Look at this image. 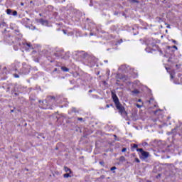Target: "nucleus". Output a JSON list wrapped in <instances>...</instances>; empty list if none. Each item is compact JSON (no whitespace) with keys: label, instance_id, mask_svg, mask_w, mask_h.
<instances>
[{"label":"nucleus","instance_id":"1","mask_svg":"<svg viewBox=\"0 0 182 182\" xmlns=\"http://www.w3.org/2000/svg\"><path fill=\"white\" fill-rule=\"evenodd\" d=\"M117 109L119 110V113L122 114V116H127V112H126V109H124V107L119 102L118 104L115 105Z\"/></svg>","mask_w":182,"mask_h":182},{"label":"nucleus","instance_id":"2","mask_svg":"<svg viewBox=\"0 0 182 182\" xmlns=\"http://www.w3.org/2000/svg\"><path fill=\"white\" fill-rule=\"evenodd\" d=\"M136 151H139L141 153L140 159H147L149 157V152L143 150V149H136Z\"/></svg>","mask_w":182,"mask_h":182},{"label":"nucleus","instance_id":"3","mask_svg":"<svg viewBox=\"0 0 182 182\" xmlns=\"http://www.w3.org/2000/svg\"><path fill=\"white\" fill-rule=\"evenodd\" d=\"M112 97L115 105L120 103V102H119V98L117 97V95H116V93L112 92Z\"/></svg>","mask_w":182,"mask_h":182},{"label":"nucleus","instance_id":"4","mask_svg":"<svg viewBox=\"0 0 182 182\" xmlns=\"http://www.w3.org/2000/svg\"><path fill=\"white\" fill-rule=\"evenodd\" d=\"M64 170L65 173H70V174H72V171L70 168H68V166H64Z\"/></svg>","mask_w":182,"mask_h":182},{"label":"nucleus","instance_id":"5","mask_svg":"<svg viewBox=\"0 0 182 182\" xmlns=\"http://www.w3.org/2000/svg\"><path fill=\"white\" fill-rule=\"evenodd\" d=\"M39 22L41 23V25H48V21L42 18L39 20Z\"/></svg>","mask_w":182,"mask_h":182},{"label":"nucleus","instance_id":"6","mask_svg":"<svg viewBox=\"0 0 182 182\" xmlns=\"http://www.w3.org/2000/svg\"><path fill=\"white\" fill-rule=\"evenodd\" d=\"M70 174H72V173H67L64 174L63 175L64 178H69V177H72V175H70Z\"/></svg>","mask_w":182,"mask_h":182},{"label":"nucleus","instance_id":"7","mask_svg":"<svg viewBox=\"0 0 182 182\" xmlns=\"http://www.w3.org/2000/svg\"><path fill=\"white\" fill-rule=\"evenodd\" d=\"M61 70L63 72H69V68L66 67H61Z\"/></svg>","mask_w":182,"mask_h":182},{"label":"nucleus","instance_id":"8","mask_svg":"<svg viewBox=\"0 0 182 182\" xmlns=\"http://www.w3.org/2000/svg\"><path fill=\"white\" fill-rule=\"evenodd\" d=\"M119 79H120L121 80H123V81L127 80V79L126 78V76H124V75H119Z\"/></svg>","mask_w":182,"mask_h":182},{"label":"nucleus","instance_id":"9","mask_svg":"<svg viewBox=\"0 0 182 182\" xmlns=\"http://www.w3.org/2000/svg\"><path fill=\"white\" fill-rule=\"evenodd\" d=\"M132 146V149H137L139 147V146L136 144H134Z\"/></svg>","mask_w":182,"mask_h":182},{"label":"nucleus","instance_id":"10","mask_svg":"<svg viewBox=\"0 0 182 182\" xmlns=\"http://www.w3.org/2000/svg\"><path fill=\"white\" fill-rule=\"evenodd\" d=\"M6 12H7V14H8V15H11V13L12 12V10H11V9H7V10H6Z\"/></svg>","mask_w":182,"mask_h":182},{"label":"nucleus","instance_id":"11","mask_svg":"<svg viewBox=\"0 0 182 182\" xmlns=\"http://www.w3.org/2000/svg\"><path fill=\"white\" fill-rule=\"evenodd\" d=\"M13 15H14V16H16L18 15V12L16 11H14L13 12Z\"/></svg>","mask_w":182,"mask_h":182},{"label":"nucleus","instance_id":"12","mask_svg":"<svg viewBox=\"0 0 182 182\" xmlns=\"http://www.w3.org/2000/svg\"><path fill=\"white\" fill-rule=\"evenodd\" d=\"M127 149L123 148L122 150V152L125 153V151H127Z\"/></svg>","mask_w":182,"mask_h":182},{"label":"nucleus","instance_id":"13","mask_svg":"<svg viewBox=\"0 0 182 182\" xmlns=\"http://www.w3.org/2000/svg\"><path fill=\"white\" fill-rule=\"evenodd\" d=\"M116 166H113L110 168L111 171H113V170H116Z\"/></svg>","mask_w":182,"mask_h":182},{"label":"nucleus","instance_id":"14","mask_svg":"<svg viewBox=\"0 0 182 182\" xmlns=\"http://www.w3.org/2000/svg\"><path fill=\"white\" fill-rule=\"evenodd\" d=\"M135 161H136V163H140V159H139L138 158H136Z\"/></svg>","mask_w":182,"mask_h":182},{"label":"nucleus","instance_id":"15","mask_svg":"<svg viewBox=\"0 0 182 182\" xmlns=\"http://www.w3.org/2000/svg\"><path fill=\"white\" fill-rule=\"evenodd\" d=\"M14 77H19V75L18 74H14Z\"/></svg>","mask_w":182,"mask_h":182},{"label":"nucleus","instance_id":"16","mask_svg":"<svg viewBox=\"0 0 182 182\" xmlns=\"http://www.w3.org/2000/svg\"><path fill=\"white\" fill-rule=\"evenodd\" d=\"M136 107H138L139 109H140V107H141V106L139 105V104H136Z\"/></svg>","mask_w":182,"mask_h":182},{"label":"nucleus","instance_id":"17","mask_svg":"<svg viewBox=\"0 0 182 182\" xmlns=\"http://www.w3.org/2000/svg\"><path fill=\"white\" fill-rule=\"evenodd\" d=\"M173 49H176V50H177V49H178V48H177V46H173Z\"/></svg>","mask_w":182,"mask_h":182},{"label":"nucleus","instance_id":"18","mask_svg":"<svg viewBox=\"0 0 182 182\" xmlns=\"http://www.w3.org/2000/svg\"><path fill=\"white\" fill-rule=\"evenodd\" d=\"M48 99H55V97H48Z\"/></svg>","mask_w":182,"mask_h":182},{"label":"nucleus","instance_id":"19","mask_svg":"<svg viewBox=\"0 0 182 182\" xmlns=\"http://www.w3.org/2000/svg\"><path fill=\"white\" fill-rule=\"evenodd\" d=\"M171 79H173V78H174V77L173 76V74H171Z\"/></svg>","mask_w":182,"mask_h":182},{"label":"nucleus","instance_id":"20","mask_svg":"<svg viewBox=\"0 0 182 182\" xmlns=\"http://www.w3.org/2000/svg\"><path fill=\"white\" fill-rule=\"evenodd\" d=\"M77 120L82 121L83 120V118H78Z\"/></svg>","mask_w":182,"mask_h":182},{"label":"nucleus","instance_id":"21","mask_svg":"<svg viewBox=\"0 0 182 182\" xmlns=\"http://www.w3.org/2000/svg\"><path fill=\"white\" fill-rule=\"evenodd\" d=\"M121 160H124V156H121Z\"/></svg>","mask_w":182,"mask_h":182},{"label":"nucleus","instance_id":"22","mask_svg":"<svg viewBox=\"0 0 182 182\" xmlns=\"http://www.w3.org/2000/svg\"><path fill=\"white\" fill-rule=\"evenodd\" d=\"M166 69L167 72H168V70H170V68H166Z\"/></svg>","mask_w":182,"mask_h":182},{"label":"nucleus","instance_id":"23","mask_svg":"<svg viewBox=\"0 0 182 182\" xmlns=\"http://www.w3.org/2000/svg\"><path fill=\"white\" fill-rule=\"evenodd\" d=\"M106 107L109 108V107H110V105H106Z\"/></svg>","mask_w":182,"mask_h":182},{"label":"nucleus","instance_id":"24","mask_svg":"<svg viewBox=\"0 0 182 182\" xmlns=\"http://www.w3.org/2000/svg\"><path fill=\"white\" fill-rule=\"evenodd\" d=\"M39 103H43V101L39 100Z\"/></svg>","mask_w":182,"mask_h":182},{"label":"nucleus","instance_id":"25","mask_svg":"<svg viewBox=\"0 0 182 182\" xmlns=\"http://www.w3.org/2000/svg\"><path fill=\"white\" fill-rule=\"evenodd\" d=\"M166 28H170V25H168Z\"/></svg>","mask_w":182,"mask_h":182},{"label":"nucleus","instance_id":"26","mask_svg":"<svg viewBox=\"0 0 182 182\" xmlns=\"http://www.w3.org/2000/svg\"><path fill=\"white\" fill-rule=\"evenodd\" d=\"M21 6H23V3H21Z\"/></svg>","mask_w":182,"mask_h":182},{"label":"nucleus","instance_id":"27","mask_svg":"<svg viewBox=\"0 0 182 182\" xmlns=\"http://www.w3.org/2000/svg\"><path fill=\"white\" fill-rule=\"evenodd\" d=\"M173 43H176V41L175 40H173Z\"/></svg>","mask_w":182,"mask_h":182},{"label":"nucleus","instance_id":"28","mask_svg":"<svg viewBox=\"0 0 182 182\" xmlns=\"http://www.w3.org/2000/svg\"><path fill=\"white\" fill-rule=\"evenodd\" d=\"M132 2H136V0H132Z\"/></svg>","mask_w":182,"mask_h":182},{"label":"nucleus","instance_id":"29","mask_svg":"<svg viewBox=\"0 0 182 182\" xmlns=\"http://www.w3.org/2000/svg\"><path fill=\"white\" fill-rule=\"evenodd\" d=\"M168 62H171V59H169V60H168Z\"/></svg>","mask_w":182,"mask_h":182},{"label":"nucleus","instance_id":"30","mask_svg":"<svg viewBox=\"0 0 182 182\" xmlns=\"http://www.w3.org/2000/svg\"><path fill=\"white\" fill-rule=\"evenodd\" d=\"M138 102H141V100H139Z\"/></svg>","mask_w":182,"mask_h":182},{"label":"nucleus","instance_id":"31","mask_svg":"<svg viewBox=\"0 0 182 182\" xmlns=\"http://www.w3.org/2000/svg\"><path fill=\"white\" fill-rule=\"evenodd\" d=\"M28 45V46H31V44H27Z\"/></svg>","mask_w":182,"mask_h":182}]
</instances>
